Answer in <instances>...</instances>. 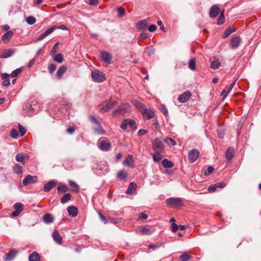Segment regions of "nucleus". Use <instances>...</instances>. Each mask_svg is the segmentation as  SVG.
I'll return each mask as SVG.
<instances>
[{"mask_svg": "<svg viewBox=\"0 0 261 261\" xmlns=\"http://www.w3.org/2000/svg\"><path fill=\"white\" fill-rule=\"evenodd\" d=\"M142 116L146 118L147 119H150L153 118L155 114L153 111H151L150 109H144V111L142 113Z\"/></svg>", "mask_w": 261, "mask_h": 261, "instance_id": "13", "label": "nucleus"}, {"mask_svg": "<svg viewBox=\"0 0 261 261\" xmlns=\"http://www.w3.org/2000/svg\"><path fill=\"white\" fill-rule=\"evenodd\" d=\"M36 180H22V182L19 184V188L22 189L23 187H25L30 184H35Z\"/></svg>", "mask_w": 261, "mask_h": 261, "instance_id": "36", "label": "nucleus"}, {"mask_svg": "<svg viewBox=\"0 0 261 261\" xmlns=\"http://www.w3.org/2000/svg\"><path fill=\"white\" fill-rule=\"evenodd\" d=\"M234 156V149L232 147H229L227 148L226 152V159L230 161Z\"/></svg>", "mask_w": 261, "mask_h": 261, "instance_id": "22", "label": "nucleus"}, {"mask_svg": "<svg viewBox=\"0 0 261 261\" xmlns=\"http://www.w3.org/2000/svg\"><path fill=\"white\" fill-rule=\"evenodd\" d=\"M122 111L125 112V109L121 107H119L117 110H115L113 112V115H115L117 113H120Z\"/></svg>", "mask_w": 261, "mask_h": 261, "instance_id": "63", "label": "nucleus"}, {"mask_svg": "<svg viewBox=\"0 0 261 261\" xmlns=\"http://www.w3.org/2000/svg\"><path fill=\"white\" fill-rule=\"evenodd\" d=\"M147 26V22L146 19L142 20L139 21L136 23V28L141 30H144L146 29Z\"/></svg>", "mask_w": 261, "mask_h": 261, "instance_id": "18", "label": "nucleus"}, {"mask_svg": "<svg viewBox=\"0 0 261 261\" xmlns=\"http://www.w3.org/2000/svg\"><path fill=\"white\" fill-rule=\"evenodd\" d=\"M164 142L168 145H171L172 146H175L176 145L175 141L170 137H166L164 140Z\"/></svg>", "mask_w": 261, "mask_h": 261, "instance_id": "38", "label": "nucleus"}, {"mask_svg": "<svg viewBox=\"0 0 261 261\" xmlns=\"http://www.w3.org/2000/svg\"><path fill=\"white\" fill-rule=\"evenodd\" d=\"M189 68L192 70H195L196 68V61L195 59H191L189 62Z\"/></svg>", "mask_w": 261, "mask_h": 261, "instance_id": "39", "label": "nucleus"}, {"mask_svg": "<svg viewBox=\"0 0 261 261\" xmlns=\"http://www.w3.org/2000/svg\"><path fill=\"white\" fill-rule=\"evenodd\" d=\"M51 28H54L55 30L57 29H61L62 30H68L67 28L64 24H61L58 26L53 25Z\"/></svg>", "mask_w": 261, "mask_h": 261, "instance_id": "57", "label": "nucleus"}, {"mask_svg": "<svg viewBox=\"0 0 261 261\" xmlns=\"http://www.w3.org/2000/svg\"><path fill=\"white\" fill-rule=\"evenodd\" d=\"M54 240L59 244L62 243V237L57 230H55L52 234Z\"/></svg>", "mask_w": 261, "mask_h": 261, "instance_id": "17", "label": "nucleus"}, {"mask_svg": "<svg viewBox=\"0 0 261 261\" xmlns=\"http://www.w3.org/2000/svg\"><path fill=\"white\" fill-rule=\"evenodd\" d=\"M166 202L169 207L174 208L181 206L183 199L181 198L170 197L166 199Z\"/></svg>", "mask_w": 261, "mask_h": 261, "instance_id": "1", "label": "nucleus"}, {"mask_svg": "<svg viewBox=\"0 0 261 261\" xmlns=\"http://www.w3.org/2000/svg\"><path fill=\"white\" fill-rule=\"evenodd\" d=\"M98 147L102 151H108L111 147V144L108 139L102 138L98 141Z\"/></svg>", "mask_w": 261, "mask_h": 261, "instance_id": "2", "label": "nucleus"}, {"mask_svg": "<svg viewBox=\"0 0 261 261\" xmlns=\"http://www.w3.org/2000/svg\"><path fill=\"white\" fill-rule=\"evenodd\" d=\"M13 169L16 173L19 174L22 172V167L19 164H16L13 166Z\"/></svg>", "mask_w": 261, "mask_h": 261, "instance_id": "40", "label": "nucleus"}, {"mask_svg": "<svg viewBox=\"0 0 261 261\" xmlns=\"http://www.w3.org/2000/svg\"><path fill=\"white\" fill-rule=\"evenodd\" d=\"M117 104V101L116 99L111 98L106 101V105L100 109L101 113H105L110 110L114 106Z\"/></svg>", "mask_w": 261, "mask_h": 261, "instance_id": "4", "label": "nucleus"}, {"mask_svg": "<svg viewBox=\"0 0 261 261\" xmlns=\"http://www.w3.org/2000/svg\"><path fill=\"white\" fill-rule=\"evenodd\" d=\"M93 130L94 134L96 135H104L105 133V131L101 128L100 124H99V125H97V127L93 128Z\"/></svg>", "mask_w": 261, "mask_h": 261, "instance_id": "29", "label": "nucleus"}, {"mask_svg": "<svg viewBox=\"0 0 261 261\" xmlns=\"http://www.w3.org/2000/svg\"><path fill=\"white\" fill-rule=\"evenodd\" d=\"M192 95L190 91L185 92L184 93L179 95L178 100L181 103L187 102L191 97Z\"/></svg>", "mask_w": 261, "mask_h": 261, "instance_id": "7", "label": "nucleus"}, {"mask_svg": "<svg viewBox=\"0 0 261 261\" xmlns=\"http://www.w3.org/2000/svg\"><path fill=\"white\" fill-rule=\"evenodd\" d=\"M200 152L197 149H193L188 153L189 162L191 163L195 162L199 156Z\"/></svg>", "mask_w": 261, "mask_h": 261, "instance_id": "5", "label": "nucleus"}, {"mask_svg": "<svg viewBox=\"0 0 261 261\" xmlns=\"http://www.w3.org/2000/svg\"><path fill=\"white\" fill-rule=\"evenodd\" d=\"M56 65L54 64H51L48 66V71L50 73H52L56 69Z\"/></svg>", "mask_w": 261, "mask_h": 261, "instance_id": "60", "label": "nucleus"}, {"mask_svg": "<svg viewBox=\"0 0 261 261\" xmlns=\"http://www.w3.org/2000/svg\"><path fill=\"white\" fill-rule=\"evenodd\" d=\"M127 122H128L127 119H124L122 121V123L121 124V125L120 126V128L123 130H125L126 128L127 125H128Z\"/></svg>", "mask_w": 261, "mask_h": 261, "instance_id": "54", "label": "nucleus"}, {"mask_svg": "<svg viewBox=\"0 0 261 261\" xmlns=\"http://www.w3.org/2000/svg\"><path fill=\"white\" fill-rule=\"evenodd\" d=\"M43 221L46 224H49L54 221V217L50 214H46L43 216Z\"/></svg>", "mask_w": 261, "mask_h": 261, "instance_id": "24", "label": "nucleus"}, {"mask_svg": "<svg viewBox=\"0 0 261 261\" xmlns=\"http://www.w3.org/2000/svg\"><path fill=\"white\" fill-rule=\"evenodd\" d=\"M136 184L134 182H130L128 185V187L126 192V194L130 195L133 194L134 192L136 191Z\"/></svg>", "mask_w": 261, "mask_h": 261, "instance_id": "21", "label": "nucleus"}, {"mask_svg": "<svg viewBox=\"0 0 261 261\" xmlns=\"http://www.w3.org/2000/svg\"><path fill=\"white\" fill-rule=\"evenodd\" d=\"M28 156L24 155L23 154L20 153H18L15 156L16 160L23 164L25 163V159H28Z\"/></svg>", "mask_w": 261, "mask_h": 261, "instance_id": "23", "label": "nucleus"}, {"mask_svg": "<svg viewBox=\"0 0 261 261\" xmlns=\"http://www.w3.org/2000/svg\"><path fill=\"white\" fill-rule=\"evenodd\" d=\"M23 67H20L16 69L15 70H13L12 73L10 74V76L12 77H16L19 74H20L21 71H22Z\"/></svg>", "mask_w": 261, "mask_h": 261, "instance_id": "34", "label": "nucleus"}, {"mask_svg": "<svg viewBox=\"0 0 261 261\" xmlns=\"http://www.w3.org/2000/svg\"><path fill=\"white\" fill-rule=\"evenodd\" d=\"M220 66V62L218 60H215L211 62V67L212 69H218Z\"/></svg>", "mask_w": 261, "mask_h": 261, "instance_id": "37", "label": "nucleus"}, {"mask_svg": "<svg viewBox=\"0 0 261 261\" xmlns=\"http://www.w3.org/2000/svg\"><path fill=\"white\" fill-rule=\"evenodd\" d=\"M67 67L65 65H62L60 66L57 72H56V76L58 79H61L62 76H63V74L66 71Z\"/></svg>", "mask_w": 261, "mask_h": 261, "instance_id": "20", "label": "nucleus"}, {"mask_svg": "<svg viewBox=\"0 0 261 261\" xmlns=\"http://www.w3.org/2000/svg\"><path fill=\"white\" fill-rule=\"evenodd\" d=\"M157 27L155 24H151L149 26L148 31L150 32H153L155 31Z\"/></svg>", "mask_w": 261, "mask_h": 261, "instance_id": "64", "label": "nucleus"}, {"mask_svg": "<svg viewBox=\"0 0 261 261\" xmlns=\"http://www.w3.org/2000/svg\"><path fill=\"white\" fill-rule=\"evenodd\" d=\"M89 119L90 121H91L92 122H93L94 124H95L97 125H99L100 122L99 121L96 119V118L93 116V115H90L89 116Z\"/></svg>", "mask_w": 261, "mask_h": 261, "instance_id": "51", "label": "nucleus"}, {"mask_svg": "<svg viewBox=\"0 0 261 261\" xmlns=\"http://www.w3.org/2000/svg\"><path fill=\"white\" fill-rule=\"evenodd\" d=\"M123 164L125 166H128L133 168L134 167L133 155L132 154L128 155L127 157L124 160Z\"/></svg>", "mask_w": 261, "mask_h": 261, "instance_id": "14", "label": "nucleus"}, {"mask_svg": "<svg viewBox=\"0 0 261 261\" xmlns=\"http://www.w3.org/2000/svg\"><path fill=\"white\" fill-rule=\"evenodd\" d=\"M192 256L186 252L183 253L179 257L180 261H188L190 260Z\"/></svg>", "mask_w": 261, "mask_h": 261, "instance_id": "31", "label": "nucleus"}, {"mask_svg": "<svg viewBox=\"0 0 261 261\" xmlns=\"http://www.w3.org/2000/svg\"><path fill=\"white\" fill-rule=\"evenodd\" d=\"M18 129L21 137L24 136L27 132V130L25 129V128L20 124H18Z\"/></svg>", "mask_w": 261, "mask_h": 261, "instance_id": "49", "label": "nucleus"}, {"mask_svg": "<svg viewBox=\"0 0 261 261\" xmlns=\"http://www.w3.org/2000/svg\"><path fill=\"white\" fill-rule=\"evenodd\" d=\"M69 181V185L71 187H72L73 188H74L75 189V191H77L78 192L79 189H80V187L79 186L76 184V182H75L73 180H68Z\"/></svg>", "mask_w": 261, "mask_h": 261, "instance_id": "53", "label": "nucleus"}, {"mask_svg": "<svg viewBox=\"0 0 261 261\" xmlns=\"http://www.w3.org/2000/svg\"><path fill=\"white\" fill-rule=\"evenodd\" d=\"M23 204L20 202H17L14 205V208L15 210L18 211L19 212H21L23 210Z\"/></svg>", "mask_w": 261, "mask_h": 261, "instance_id": "44", "label": "nucleus"}, {"mask_svg": "<svg viewBox=\"0 0 261 261\" xmlns=\"http://www.w3.org/2000/svg\"><path fill=\"white\" fill-rule=\"evenodd\" d=\"M241 39L239 37H233L230 41V45L232 48H237L240 44Z\"/></svg>", "mask_w": 261, "mask_h": 261, "instance_id": "19", "label": "nucleus"}, {"mask_svg": "<svg viewBox=\"0 0 261 261\" xmlns=\"http://www.w3.org/2000/svg\"><path fill=\"white\" fill-rule=\"evenodd\" d=\"M117 11L118 15L119 17H122L125 13L124 9L122 7H119L117 9Z\"/></svg>", "mask_w": 261, "mask_h": 261, "instance_id": "50", "label": "nucleus"}, {"mask_svg": "<svg viewBox=\"0 0 261 261\" xmlns=\"http://www.w3.org/2000/svg\"><path fill=\"white\" fill-rule=\"evenodd\" d=\"M225 22V17H224V9H223L220 13V15L218 19L217 24L218 25H222Z\"/></svg>", "mask_w": 261, "mask_h": 261, "instance_id": "28", "label": "nucleus"}, {"mask_svg": "<svg viewBox=\"0 0 261 261\" xmlns=\"http://www.w3.org/2000/svg\"><path fill=\"white\" fill-rule=\"evenodd\" d=\"M53 59L55 61L59 63H61L63 60V55L61 54H58L55 57H54Z\"/></svg>", "mask_w": 261, "mask_h": 261, "instance_id": "45", "label": "nucleus"}, {"mask_svg": "<svg viewBox=\"0 0 261 261\" xmlns=\"http://www.w3.org/2000/svg\"><path fill=\"white\" fill-rule=\"evenodd\" d=\"M145 51L149 56H151V55L154 54V49L153 48L152 46H149L145 48Z\"/></svg>", "mask_w": 261, "mask_h": 261, "instance_id": "42", "label": "nucleus"}, {"mask_svg": "<svg viewBox=\"0 0 261 261\" xmlns=\"http://www.w3.org/2000/svg\"><path fill=\"white\" fill-rule=\"evenodd\" d=\"M17 253V250L12 249L6 255L4 259L5 261H11L16 256Z\"/></svg>", "mask_w": 261, "mask_h": 261, "instance_id": "10", "label": "nucleus"}, {"mask_svg": "<svg viewBox=\"0 0 261 261\" xmlns=\"http://www.w3.org/2000/svg\"><path fill=\"white\" fill-rule=\"evenodd\" d=\"M214 171V168L212 166H208L205 168L203 171V173L205 175H208L212 173Z\"/></svg>", "mask_w": 261, "mask_h": 261, "instance_id": "41", "label": "nucleus"}, {"mask_svg": "<svg viewBox=\"0 0 261 261\" xmlns=\"http://www.w3.org/2000/svg\"><path fill=\"white\" fill-rule=\"evenodd\" d=\"M161 111L165 116L167 115L168 112L167 108L165 105L161 106Z\"/></svg>", "mask_w": 261, "mask_h": 261, "instance_id": "61", "label": "nucleus"}, {"mask_svg": "<svg viewBox=\"0 0 261 261\" xmlns=\"http://www.w3.org/2000/svg\"><path fill=\"white\" fill-rule=\"evenodd\" d=\"M243 126V122L239 121L238 124V127H237V135L238 136H240L241 134V130Z\"/></svg>", "mask_w": 261, "mask_h": 261, "instance_id": "58", "label": "nucleus"}, {"mask_svg": "<svg viewBox=\"0 0 261 261\" xmlns=\"http://www.w3.org/2000/svg\"><path fill=\"white\" fill-rule=\"evenodd\" d=\"M13 33L12 31H9L2 36V40L4 41H9L12 38Z\"/></svg>", "mask_w": 261, "mask_h": 261, "instance_id": "26", "label": "nucleus"}, {"mask_svg": "<svg viewBox=\"0 0 261 261\" xmlns=\"http://www.w3.org/2000/svg\"><path fill=\"white\" fill-rule=\"evenodd\" d=\"M141 232L143 234H150L152 233V231L148 228L145 227H142L141 229Z\"/></svg>", "mask_w": 261, "mask_h": 261, "instance_id": "48", "label": "nucleus"}, {"mask_svg": "<svg viewBox=\"0 0 261 261\" xmlns=\"http://www.w3.org/2000/svg\"><path fill=\"white\" fill-rule=\"evenodd\" d=\"M128 120V125L130 126V127L133 129H137V125L136 124V122L135 120L131 119H127Z\"/></svg>", "mask_w": 261, "mask_h": 261, "instance_id": "46", "label": "nucleus"}, {"mask_svg": "<svg viewBox=\"0 0 261 261\" xmlns=\"http://www.w3.org/2000/svg\"><path fill=\"white\" fill-rule=\"evenodd\" d=\"M152 144L154 151H162L164 149L163 142L158 138L154 139L152 142Z\"/></svg>", "mask_w": 261, "mask_h": 261, "instance_id": "6", "label": "nucleus"}, {"mask_svg": "<svg viewBox=\"0 0 261 261\" xmlns=\"http://www.w3.org/2000/svg\"><path fill=\"white\" fill-rule=\"evenodd\" d=\"M162 165L165 168H171L173 166V163L166 159L162 161Z\"/></svg>", "mask_w": 261, "mask_h": 261, "instance_id": "30", "label": "nucleus"}, {"mask_svg": "<svg viewBox=\"0 0 261 261\" xmlns=\"http://www.w3.org/2000/svg\"><path fill=\"white\" fill-rule=\"evenodd\" d=\"M117 177L121 179H125L127 177V174L125 171L120 170L118 172Z\"/></svg>", "mask_w": 261, "mask_h": 261, "instance_id": "33", "label": "nucleus"}, {"mask_svg": "<svg viewBox=\"0 0 261 261\" xmlns=\"http://www.w3.org/2000/svg\"><path fill=\"white\" fill-rule=\"evenodd\" d=\"M101 57L103 61H105L107 64H110L112 61V55L107 52V51H102L101 53Z\"/></svg>", "mask_w": 261, "mask_h": 261, "instance_id": "12", "label": "nucleus"}, {"mask_svg": "<svg viewBox=\"0 0 261 261\" xmlns=\"http://www.w3.org/2000/svg\"><path fill=\"white\" fill-rule=\"evenodd\" d=\"M55 31L54 28H50L47 29L44 33L41 34L36 40V42L41 41L46 36L49 35L50 34L53 33Z\"/></svg>", "mask_w": 261, "mask_h": 261, "instance_id": "11", "label": "nucleus"}, {"mask_svg": "<svg viewBox=\"0 0 261 261\" xmlns=\"http://www.w3.org/2000/svg\"><path fill=\"white\" fill-rule=\"evenodd\" d=\"M233 32H234V31L231 28H227L225 31L224 34H223V38H226L228 37Z\"/></svg>", "mask_w": 261, "mask_h": 261, "instance_id": "47", "label": "nucleus"}, {"mask_svg": "<svg viewBox=\"0 0 261 261\" xmlns=\"http://www.w3.org/2000/svg\"><path fill=\"white\" fill-rule=\"evenodd\" d=\"M67 212L69 215L72 217L76 216L78 214V210L74 206H69L67 207Z\"/></svg>", "mask_w": 261, "mask_h": 261, "instance_id": "16", "label": "nucleus"}, {"mask_svg": "<svg viewBox=\"0 0 261 261\" xmlns=\"http://www.w3.org/2000/svg\"><path fill=\"white\" fill-rule=\"evenodd\" d=\"M59 45V42H57L55 44V45H54L53 47L52 48V49L51 50V51H50L51 54H54L57 52V49L58 48Z\"/></svg>", "mask_w": 261, "mask_h": 261, "instance_id": "59", "label": "nucleus"}, {"mask_svg": "<svg viewBox=\"0 0 261 261\" xmlns=\"http://www.w3.org/2000/svg\"><path fill=\"white\" fill-rule=\"evenodd\" d=\"M36 21V18L32 16H28L26 19L27 23L30 25L34 24Z\"/></svg>", "mask_w": 261, "mask_h": 261, "instance_id": "43", "label": "nucleus"}, {"mask_svg": "<svg viewBox=\"0 0 261 261\" xmlns=\"http://www.w3.org/2000/svg\"><path fill=\"white\" fill-rule=\"evenodd\" d=\"M15 50L13 49H3L0 54V58H8L11 57L14 53Z\"/></svg>", "mask_w": 261, "mask_h": 261, "instance_id": "8", "label": "nucleus"}, {"mask_svg": "<svg viewBox=\"0 0 261 261\" xmlns=\"http://www.w3.org/2000/svg\"><path fill=\"white\" fill-rule=\"evenodd\" d=\"M11 137L13 139H16L18 137L17 130L14 128L12 129L10 133Z\"/></svg>", "mask_w": 261, "mask_h": 261, "instance_id": "52", "label": "nucleus"}, {"mask_svg": "<svg viewBox=\"0 0 261 261\" xmlns=\"http://www.w3.org/2000/svg\"><path fill=\"white\" fill-rule=\"evenodd\" d=\"M155 153L152 154L153 160L155 162L159 161L161 158L162 155L160 153L161 151L157 152L156 151H154Z\"/></svg>", "mask_w": 261, "mask_h": 261, "instance_id": "35", "label": "nucleus"}, {"mask_svg": "<svg viewBox=\"0 0 261 261\" xmlns=\"http://www.w3.org/2000/svg\"><path fill=\"white\" fill-rule=\"evenodd\" d=\"M57 183L54 180L50 181L49 182L45 184L43 187V190L45 192H49L51 189L56 186Z\"/></svg>", "mask_w": 261, "mask_h": 261, "instance_id": "15", "label": "nucleus"}, {"mask_svg": "<svg viewBox=\"0 0 261 261\" xmlns=\"http://www.w3.org/2000/svg\"><path fill=\"white\" fill-rule=\"evenodd\" d=\"M58 193L59 194L65 193L68 191V188L64 185H60L57 187Z\"/></svg>", "mask_w": 261, "mask_h": 261, "instance_id": "32", "label": "nucleus"}, {"mask_svg": "<svg viewBox=\"0 0 261 261\" xmlns=\"http://www.w3.org/2000/svg\"><path fill=\"white\" fill-rule=\"evenodd\" d=\"M220 12V9L218 5H215L212 6L209 12L210 16L212 18H215L217 16Z\"/></svg>", "mask_w": 261, "mask_h": 261, "instance_id": "9", "label": "nucleus"}, {"mask_svg": "<svg viewBox=\"0 0 261 261\" xmlns=\"http://www.w3.org/2000/svg\"><path fill=\"white\" fill-rule=\"evenodd\" d=\"M29 261H40V257L37 252H33L29 257Z\"/></svg>", "mask_w": 261, "mask_h": 261, "instance_id": "25", "label": "nucleus"}, {"mask_svg": "<svg viewBox=\"0 0 261 261\" xmlns=\"http://www.w3.org/2000/svg\"><path fill=\"white\" fill-rule=\"evenodd\" d=\"M135 106L139 110H141V109L144 110V109H146L145 105L143 103H142L139 102H136L135 103Z\"/></svg>", "mask_w": 261, "mask_h": 261, "instance_id": "56", "label": "nucleus"}, {"mask_svg": "<svg viewBox=\"0 0 261 261\" xmlns=\"http://www.w3.org/2000/svg\"><path fill=\"white\" fill-rule=\"evenodd\" d=\"M91 77L95 82L101 83L105 79V74L99 70H96L91 72Z\"/></svg>", "mask_w": 261, "mask_h": 261, "instance_id": "3", "label": "nucleus"}, {"mask_svg": "<svg viewBox=\"0 0 261 261\" xmlns=\"http://www.w3.org/2000/svg\"><path fill=\"white\" fill-rule=\"evenodd\" d=\"M237 80H236L234 81H233L231 85H230L229 87L228 88L227 92H226V94L224 95V97H226L227 95L230 92V91L232 90V88L234 87V86L236 85Z\"/></svg>", "mask_w": 261, "mask_h": 261, "instance_id": "55", "label": "nucleus"}, {"mask_svg": "<svg viewBox=\"0 0 261 261\" xmlns=\"http://www.w3.org/2000/svg\"><path fill=\"white\" fill-rule=\"evenodd\" d=\"M217 188V187L216 185V184H215L214 185L210 186L207 189V191L210 193L214 192L216 190Z\"/></svg>", "mask_w": 261, "mask_h": 261, "instance_id": "62", "label": "nucleus"}, {"mask_svg": "<svg viewBox=\"0 0 261 261\" xmlns=\"http://www.w3.org/2000/svg\"><path fill=\"white\" fill-rule=\"evenodd\" d=\"M71 198V195L69 193L64 194L60 199V202L62 204H65Z\"/></svg>", "mask_w": 261, "mask_h": 261, "instance_id": "27", "label": "nucleus"}]
</instances>
